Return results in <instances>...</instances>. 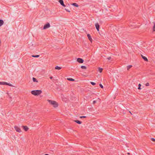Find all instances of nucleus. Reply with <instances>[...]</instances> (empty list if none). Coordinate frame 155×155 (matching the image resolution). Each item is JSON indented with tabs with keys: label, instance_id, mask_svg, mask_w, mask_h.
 Returning <instances> with one entry per match:
<instances>
[{
	"label": "nucleus",
	"instance_id": "nucleus-28",
	"mask_svg": "<svg viewBox=\"0 0 155 155\" xmlns=\"http://www.w3.org/2000/svg\"><path fill=\"white\" fill-rule=\"evenodd\" d=\"M86 117L85 116H82L80 117V118H85Z\"/></svg>",
	"mask_w": 155,
	"mask_h": 155
},
{
	"label": "nucleus",
	"instance_id": "nucleus-37",
	"mask_svg": "<svg viewBox=\"0 0 155 155\" xmlns=\"http://www.w3.org/2000/svg\"><path fill=\"white\" fill-rule=\"evenodd\" d=\"M127 154H130V153H127Z\"/></svg>",
	"mask_w": 155,
	"mask_h": 155
},
{
	"label": "nucleus",
	"instance_id": "nucleus-3",
	"mask_svg": "<svg viewBox=\"0 0 155 155\" xmlns=\"http://www.w3.org/2000/svg\"><path fill=\"white\" fill-rule=\"evenodd\" d=\"M50 27V24L49 23H48L44 25V27L43 28V29H46L49 28Z\"/></svg>",
	"mask_w": 155,
	"mask_h": 155
},
{
	"label": "nucleus",
	"instance_id": "nucleus-15",
	"mask_svg": "<svg viewBox=\"0 0 155 155\" xmlns=\"http://www.w3.org/2000/svg\"><path fill=\"white\" fill-rule=\"evenodd\" d=\"M61 68H62L61 67H59L58 66H56L55 67V69L56 70H60L61 69Z\"/></svg>",
	"mask_w": 155,
	"mask_h": 155
},
{
	"label": "nucleus",
	"instance_id": "nucleus-1",
	"mask_svg": "<svg viewBox=\"0 0 155 155\" xmlns=\"http://www.w3.org/2000/svg\"><path fill=\"white\" fill-rule=\"evenodd\" d=\"M31 93L35 96L38 95L39 94V90L32 91L31 92Z\"/></svg>",
	"mask_w": 155,
	"mask_h": 155
},
{
	"label": "nucleus",
	"instance_id": "nucleus-34",
	"mask_svg": "<svg viewBox=\"0 0 155 155\" xmlns=\"http://www.w3.org/2000/svg\"><path fill=\"white\" fill-rule=\"evenodd\" d=\"M61 5L64 7H65L66 6V5L64 4V3H63V5Z\"/></svg>",
	"mask_w": 155,
	"mask_h": 155
},
{
	"label": "nucleus",
	"instance_id": "nucleus-33",
	"mask_svg": "<svg viewBox=\"0 0 155 155\" xmlns=\"http://www.w3.org/2000/svg\"><path fill=\"white\" fill-rule=\"evenodd\" d=\"M111 57H109L107 58V59H108V60H110L111 59Z\"/></svg>",
	"mask_w": 155,
	"mask_h": 155
},
{
	"label": "nucleus",
	"instance_id": "nucleus-31",
	"mask_svg": "<svg viewBox=\"0 0 155 155\" xmlns=\"http://www.w3.org/2000/svg\"><path fill=\"white\" fill-rule=\"evenodd\" d=\"M67 12H70V11L68 9H67L66 8H65L64 9Z\"/></svg>",
	"mask_w": 155,
	"mask_h": 155
},
{
	"label": "nucleus",
	"instance_id": "nucleus-23",
	"mask_svg": "<svg viewBox=\"0 0 155 155\" xmlns=\"http://www.w3.org/2000/svg\"><path fill=\"white\" fill-rule=\"evenodd\" d=\"M33 81L34 82H38V81H37L36 79L35 78H33Z\"/></svg>",
	"mask_w": 155,
	"mask_h": 155
},
{
	"label": "nucleus",
	"instance_id": "nucleus-30",
	"mask_svg": "<svg viewBox=\"0 0 155 155\" xmlns=\"http://www.w3.org/2000/svg\"><path fill=\"white\" fill-rule=\"evenodd\" d=\"M145 85L146 86H149V83H147L146 84H145Z\"/></svg>",
	"mask_w": 155,
	"mask_h": 155
},
{
	"label": "nucleus",
	"instance_id": "nucleus-17",
	"mask_svg": "<svg viewBox=\"0 0 155 155\" xmlns=\"http://www.w3.org/2000/svg\"><path fill=\"white\" fill-rule=\"evenodd\" d=\"M4 23L3 21L2 20H0V26L3 25Z\"/></svg>",
	"mask_w": 155,
	"mask_h": 155
},
{
	"label": "nucleus",
	"instance_id": "nucleus-26",
	"mask_svg": "<svg viewBox=\"0 0 155 155\" xmlns=\"http://www.w3.org/2000/svg\"><path fill=\"white\" fill-rule=\"evenodd\" d=\"M99 86H100V87L102 88H103V86L101 84H99Z\"/></svg>",
	"mask_w": 155,
	"mask_h": 155
},
{
	"label": "nucleus",
	"instance_id": "nucleus-16",
	"mask_svg": "<svg viewBox=\"0 0 155 155\" xmlns=\"http://www.w3.org/2000/svg\"><path fill=\"white\" fill-rule=\"evenodd\" d=\"M153 23L154 24V25L153 28V31H155V22H153Z\"/></svg>",
	"mask_w": 155,
	"mask_h": 155
},
{
	"label": "nucleus",
	"instance_id": "nucleus-8",
	"mask_svg": "<svg viewBox=\"0 0 155 155\" xmlns=\"http://www.w3.org/2000/svg\"><path fill=\"white\" fill-rule=\"evenodd\" d=\"M87 35V37L89 39V40L91 42H92V38H91V36L90 35V34H88Z\"/></svg>",
	"mask_w": 155,
	"mask_h": 155
},
{
	"label": "nucleus",
	"instance_id": "nucleus-32",
	"mask_svg": "<svg viewBox=\"0 0 155 155\" xmlns=\"http://www.w3.org/2000/svg\"><path fill=\"white\" fill-rule=\"evenodd\" d=\"M97 101H94L93 102V104H94L95 103H96Z\"/></svg>",
	"mask_w": 155,
	"mask_h": 155
},
{
	"label": "nucleus",
	"instance_id": "nucleus-11",
	"mask_svg": "<svg viewBox=\"0 0 155 155\" xmlns=\"http://www.w3.org/2000/svg\"><path fill=\"white\" fill-rule=\"evenodd\" d=\"M141 56H142V58L145 61H148V59H147V58L146 57H145V56H143V55H141Z\"/></svg>",
	"mask_w": 155,
	"mask_h": 155
},
{
	"label": "nucleus",
	"instance_id": "nucleus-35",
	"mask_svg": "<svg viewBox=\"0 0 155 155\" xmlns=\"http://www.w3.org/2000/svg\"><path fill=\"white\" fill-rule=\"evenodd\" d=\"M50 78L51 79H52V78H53V77H50Z\"/></svg>",
	"mask_w": 155,
	"mask_h": 155
},
{
	"label": "nucleus",
	"instance_id": "nucleus-9",
	"mask_svg": "<svg viewBox=\"0 0 155 155\" xmlns=\"http://www.w3.org/2000/svg\"><path fill=\"white\" fill-rule=\"evenodd\" d=\"M47 101L49 102V103L51 104V105H52V104H53V103H54V101H52V100H47Z\"/></svg>",
	"mask_w": 155,
	"mask_h": 155
},
{
	"label": "nucleus",
	"instance_id": "nucleus-10",
	"mask_svg": "<svg viewBox=\"0 0 155 155\" xmlns=\"http://www.w3.org/2000/svg\"><path fill=\"white\" fill-rule=\"evenodd\" d=\"M23 129L25 131H27L29 129L26 126H23Z\"/></svg>",
	"mask_w": 155,
	"mask_h": 155
},
{
	"label": "nucleus",
	"instance_id": "nucleus-21",
	"mask_svg": "<svg viewBox=\"0 0 155 155\" xmlns=\"http://www.w3.org/2000/svg\"><path fill=\"white\" fill-rule=\"evenodd\" d=\"M81 68L82 69H86L87 68V67L84 66H82L81 67Z\"/></svg>",
	"mask_w": 155,
	"mask_h": 155
},
{
	"label": "nucleus",
	"instance_id": "nucleus-4",
	"mask_svg": "<svg viewBox=\"0 0 155 155\" xmlns=\"http://www.w3.org/2000/svg\"><path fill=\"white\" fill-rule=\"evenodd\" d=\"M77 61L78 62L80 63H83L84 61L82 59L80 58H78L77 59Z\"/></svg>",
	"mask_w": 155,
	"mask_h": 155
},
{
	"label": "nucleus",
	"instance_id": "nucleus-19",
	"mask_svg": "<svg viewBox=\"0 0 155 155\" xmlns=\"http://www.w3.org/2000/svg\"><path fill=\"white\" fill-rule=\"evenodd\" d=\"M132 66L131 65H130L129 66H128L127 67V69L128 70H129L130 68H131L132 67Z\"/></svg>",
	"mask_w": 155,
	"mask_h": 155
},
{
	"label": "nucleus",
	"instance_id": "nucleus-12",
	"mask_svg": "<svg viewBox=\"0 0 155 155\" xmlns=\"http://www.w3.org/2000/svg\"><path fill=\"white\" fill-rule=\"evenodd\" d=\"M74 121L78 124H81L82 123V122L78 120H74Z\"/></svg>",
	"mask_w": 155,
	"mask_h": 155
},
{
	"label": "nucleus",
	"instance_id": "nucleus-7",
	"mask_svg": "<svg viewBox=\"0 0 155 155\" xmlns=\"http://www.w3.org/2000/svg\"><path fill=\"white\" fill-rule=\"evenodd\" d=\"M96 28L97 30L98 31L99 30L100 25L98 23H96L95 24Z\"/></svg>",
	"mask_w": 155,
	"mask_h": 155
},
{
	"label": "nucleus",
	"instance_id": "nucleus-29",
	"mask_svg": "<svg viewBox=\"0 0 155 155\" xmlns=\"http://www.w3.org/2000/svg\"><path fill=\"white\" fill-rule=\"evenodd\" d=\"M151 140L152 141H154V142H155V139H154V138H151Z\"/></svg>",
	"mask_w": 155,
	"mask_h": 155
},
{
	"label": "nucleus",
	"instance_id": "nucleus-2",
	"mask_svg": "<svg viewBox=\"0 0 155 155\" xmlns=\"http://www.w3.org/2000/svg\"><path fill=\"white\" fill-rule=\"evenodd\" d=\"M0 84L6 85H9L10 86L13 87V85L12 84L5 82H0Z\"/></svg>",
	"mask_w": 155,
	"mask_h": 155
},
{
	"label": "nucleus",
	"instance_id": "nucleus-22",
	"mask_svg": "<svg viewBox=\"0 0 155 155\" xmlns=\"http://www.w3.org/2000/svg\"><path fill=\"white\" fill-rule=\"evenodd\" d=\"M141 86V84H138V89L140 90L141 89L140 87Z\"/></svg>",
	"mask_w": 155,
	"mask_h": 155
},
{
	"label": "nucleus",
	"instance_id": "nucleus-14",
	"mask_svg": "<svg viewBox=\"0 0 155 155\" xmlns=\"http://www.w3.org/2000/svg\"><path fill=\"white\" fill-rule=\"evenodd\" d=\"M67 80L68 81H75L74 79L72 78H67Z\"/></svg>",
	"mask_w": 155,
	"mask_h": 155
},
{
	"label": "nucleus",
	"instance_id": "nucleus-5",
	"mask_svg": "<svg viewBox=\"0 0 155 155\" xmlns=\"http://www.w3.org/2000/svg\"><path fill=\"white\" fill-rule=\"evenodd\" d=\"M53 107H57L58 106V104L55 101H54V103H53L52 104Z\"/></svg>",
	"mask_w": 155,
	"mask_h": 155
},
{
	"label": "nucleus",
	"instance_id": "nucleus-25",
	"mask_svg": "<svg viewBox=\"0 0 155 155\" xmlns=\"http://www.w3.org/2000/svg\"><path fill=\"white\" fill-rule=\"evenodd\" d=\"M32 57H36V58H38L39 57V55H32Z\"/></svg>",
	"mask_w": 155,
	"mask_h": 155
},
{
	"label": "nucleus",
	"instance_id": "nucleus-13",
	"mask_svg": "<svg viewBox=\"0 0 155 155\" xmlns=\"http://www.w3.org/2000/svg\"><path fill=\"white\" fill-rule=\"evenodd\" d=\"M72 5L73 6H74L76 7H78V4L76 3H73L72 4Z\"/></svg>",
	"mask_w": 155,
	"mask_h": 155
},
{
	"label": "nucleus",
	"instance_id": "nucleus-24",
	"mask_svg": "<svg viewBox=\"0 0 155 155\" xmlns=\"http://www.w3.org/2000/svg\"><path fill=\"white\" fill-rule=\"evenodd\" d=\"M91 84L93 85H95L96 84V83L93 82H91Z\"/></svg>",
	"mask_w": 155,
	"mask_h": 155
},
{
	"label": "nucleus",
	"instance_id": "nucleus-20",
	"mask_svg": "<svg viewBox=\"0 0 155 155\" xmlns=\"http://www.w3.org/2000/svg\"><path fill=\"white\" fill-rule=\"evenodd\" d=\"M103 70V68H98V71L100 73Z\"/></svg>",
	"mask_w": 155,
	"mask_h": 155
},
{
	"label": "nucleus",
	"instance_id": "nucleus-18",
	"mask_svg": "<svg viewBox=\"0 0 155 155\" xmlns=\"http://www.w3.org/2000/svg\"><path fill=\"white\" fill-rule=\"evenodd\" d=\"M59 2L61 5H63L64 3V1L63 0H59Z\"/></svg>",
	"mask_w": 155,
	"mask_h": 155
},
{
	"label": "nucleus",
	"instance_id": "nucleus-6",
	"mask_svg": "<svg viewBox=\"0 0 155 155\" xmlns=\"http://www.w3.org/2000/svg\"><path fill=\"white\" fill-rule=\"evenodd\" d=\"M15 129L16 130V131L18 132H21V130L18 127H15Z\"/></svg>",
	"mask_w": 155,
	"mask_h": 155
},
{
	"label": "nucleus",
	"instance_id": "nucleus-27",
	"mask_svg": "<svg viewBox=\"0 0 155 155\" xmlns=\"http://www.w3.org/2000/svg\"><path fill=\"white\" fill-rule=\"evenodd\" d=\"M42 93V91L40 90H39V97H41L42 96H41V95H40V94Z\"/></svg>",
	"mask_w": 155,
	"mask_h": 155
},
{
	"label": "nucleus",
	"instance_id": "nucleus-36",
	"mask_svg": "<svg viewBox=\"0 0 155 155\" xmlns=\"http://www.w3.org/2000/svg\"><path fill=\"white\" fill-rule=\"evenodd\" d=\"M45 155H49L48 154H46Z\"/></svg>",
	"mask_w": 155,
	"mask_h": 155
},
{
	"label": "nucleus",
	"instance_id": "nucleus-38",
	"mask_svg": "<svg viewBox=\"0 0 155 155\" xmlns=\"http://www.w3.org/2000/svg\"><path fill=\"white\" fill-rule=\"evenodd\" d=\"M129 112L131 114H132L131 113V112H130V111H129Z\"/></svg>",
	"mask_w": 155,
	"mask_h": 155
}]
</instances>
